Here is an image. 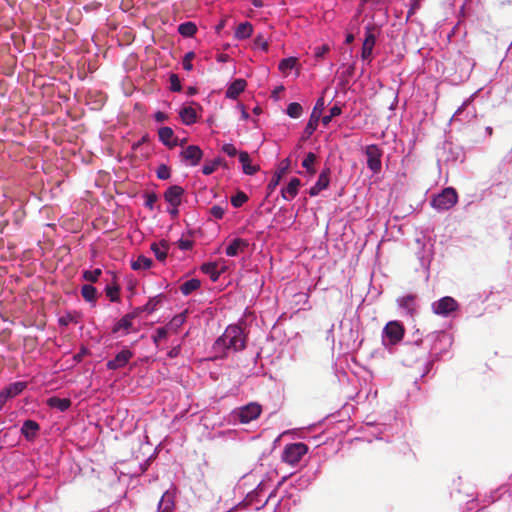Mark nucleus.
I'll return each instance as SVG.
<instances>
[{"mask_svg":"<svg viewBox=\"0 0 512 512\" xmlns=\"http://www.w3.org/2000/svg\"><path fill=\"white\" fill-rule=\"evenodd\" d=\"M246 347V336L244 331L238 325H229L222 336H220L213 345V350L218 357L226 356L227 350L235 352L241 351Z\"/></svg>","mask_w":512,"mask_h":512,"instance_id":"f257e3e1","label":"nucleus"},{"mask_svg":"<svg viewBox=\"0 0 512 512\" xmlns=\"http://www.w3.org/2000/svg\"><path fill=\"white\" fill-rule=\"evenodd\" d=\"M307 452L308 446L302 442L288 444L284 447L282 460L291 466H295Z\"/></svg>","mask_w":512,"mask_h":512,"instance_id":"f03ea898","label":"nucleus"},{"mask_svg":"<svg viewBox=\"0 0 512 512\" xmlns=\"http://www.w3.org/2000/svg\"><path fill=\"white\" fill-rule=\"evenodd\" d=\"M458 201V195L454 188L447 187L441 193L433 197L431 205L437 210H449Z\"/></svg>","mask_w":512,"mask_h":512,"instance_id":"7ed1b4c3","label":"nucleus"},{"mask_svg":"<svg viewBox=\"0 0 512 512\" xmlns=\"http://www.w3.org/2000/svg\"><path fill=\"white\" fill-rule=\"evenodd\" d=\"M405 329L398 321L388 322L383 329V343L384 345H396L404 337Z\"/></svg>","mask_w":512,"mask_h":512,"instance_id":"20e7f679","label":"nucleus"},{"mask_svg":"<svg viewBox=\"0 0 512 512\" xmlns=\"http://www.w3.org/2000/svg\"><path fill=\"white\" fill-rule=\"evenodd\" d=\"M325 108V102H324V98L323 97H320L317 101H316V104L313 108V111L310 115V119L303 131V135L301 137V139L303 141L309 139L311 137V135L315 132V130L317 129V126H318V123H319V120H320V117H321V114L323 112Z\"/></svg>","mask_w":512,"mask_h":512,"instance_id":"39448f33","label":"nucleus"},{"mask_svg":"<svg viewBox=\"0 0 512 512\" xmlns=\"http://www.w3.org/2000/svg\"><path fill=\"white\" fill-rule=\"evenodd\" d=\"M262 413V407L256 402H251L237 409L236 415L238 420L243 423H249L257 419Z\"/></svg>","mask_w":512,"mask_h":512,"instance_id":"423d86ee","label":"nucleus"},{"mask_svg":"<svg viewBox=\"0 0 512 512\" xmlns=\"http://www.w3.org/2000/svg\"><path fill=\"white\" fill-rule=\"evenodd\" d=\"M365 155L367 157V166L375 174L381 171V157L383 151L375 144L366 146Z\"/></svg>","mask_w":512,"mask_h":512,"instance_id":"0eeeda50","label":"nucleus"},{"mask_svg":"<svg viewBox=\"0 0 512 512\" xmlns=\"http://www.w3.org/2000/svg\"><path fill=\"white\" fill-rule=\"evenodd\" d=\"M458 307L457 301L450 296H445L432 304L433 312L441 316H448L451 312L457 310Z\"/></svg>","mask_w":512,"mask_h":512,"instance_id":"6e6552de","label":"nucleus"},{"mask_svg":"<svg viewBox=\"0 0 512 512\" xmlns=\"http://www.w3.org/2000/svg\"><path fill=\"white\" fill-rule=\"evenodd\" d=\"M374 26L368 25L365 27V39L363 41L361 57L363 60L371 61L373 48L376 43V36L374 34Z\"/></svg>","mask_w":512,"mask_h":512,"instance_id":"1a4fd4ad","label":"nucleus"},{"mask_svg":"<svg viewBox=\"0 0 512 512\" xmlns=\"http://www.w3.org/2000/svg\"><path fill=\"white\" fill-rule=\"evenodd\" d=\"M203 156V151L197 145H190L183 149L180 153L182 160L190 166L199 164Z\"/></svg>","mask_w":512,"mask_h":512,"instance_id":"9d476101","label":"nucleus"},{"mask_svg":"<svg viewBox=\"0 0 512 512\" xmlns=\"http://www.w3.org/2000/svg\"><path fill=\"white\" fill-rule=\"evenodd\" d=\"M133 352L128 349V348H125L123 350H121L115 357L114 359L112 360H109L106 364V367L107 369L109 370H117V369H121L123 368L124 366H126L128 364V362L130 361V359L133 357Z\"/></svg>","mask_w":512,"mask_h":512,"instance_id":"9b49d317","label":"nucleus"},{"mask_svg":"<svg viewBox=\"0 0 512 512\" xmlns=\"http://www.w3.org/2000/svg\"><path fill=\"white\" fill-rule=\"evenodd\" d=\"M184 189L179 185L170 186L164 193V199L172 206L179 207L182 201Z\"/></svg>","mask_w":512,"mask_h":512,"instance_id":"f8f14e48","label":"nucleus"},{"mask_svg":"<svg viewBox=\"0 0 512 512\" xmlns=\"http://www.w3.org/2000/svg\"><path fill=\"white\" fill-rule=\"evenodd\" d=\"M329 174H330V169L329 168H326L324 169L319 177H318V180L316 181L315 185L312 186L309 190V195L310 196H316L318 195L322 190L326 189L329 185Z\"/></svg>","mask_w":512,"mask_h":512,"instance_id":"ddd939ff","label":"nucleus"},{"mask_svg":"<svg viewBox=\"0 0 512 512\" xmlns=\"http://www.w3.org/2000/svg\"><path fill=\"white\" fill-rule=\"evenodd\" d=\"M138 314L133 311L124 315L113 327L112 332L117 333L119 331H123L124 334H128L129 330L132 328V320L137 317Z\"/></svg>","mask_w":512,"mask_h":512,"instance_id":"4468645a","label":"nucleus"},{"mask_svg":"<svg viewBox=\"0 0 512 512\" xmlns=\"http://www.w3.org/2000/svg\"><path fill=\"white\" fill-rule=\"evenodd\" d=\"M249 246L247 240L242 238H234L231 243L227 246L225 253L227 256L234 257L240 252H243L245 248Z\"/></svg>","mask_w":512,"mask_h":512,"instance_id":"2eb2a0df","label":"nucleus"},{"mask_svg":"<svg viewBox=\"0 0 512 512\" xmlns=\"http://www.w3.org/2000/svg\"><path fill=\"white\" fill-rule=\"evenodd\" d=\"M159 140L167 147L173 148L177 146V138H174V132L170 127H161L158 131Z\"/></svg>","mask_w":512,"mask_h":512,"instance_id":"dca6fc26","label":"nucleus"},{"mask_svg":"<svg viewBox=\"0 0 512 512\" xmlns=\"http://www.w3.org/2000/svg\"><path fill=\"white\" fill-rule=\"evenodd\" d=\"M239 161L242 164V170L246 175H254L260 170L258 165H251L250 156L246 151L239 152Z\"/></svg>","mask_w":512,"mask_h":512,"instance_id":"f3484780","label":"nucleus"},{"mask_svg":"<svg viewBox=\"0 0 512 512\" xmlns=\"http://www.w3.org/2000/svg\"><path fill=\"white\" fill-rule=\"evenodd\" d=\"M245 87L246 81L244 79L234 80L226 90V97L236 99L244 91Z\"/></svg>","mask_w":512,"mask_h":512,"instance_id":"a211bd4d","label":"nucleus"},{"mask_svg":"<svg viewBox=\"0 0 512 512\" xmlns=\"http://www.w3.org/2000/svg\"><path fill=\"white\" fill-rule=\"evenodd\" d=\"M179 116L185 125H192L196 123L198 118L196 109L192 106L182 107L179 111Z\"/></svg>","mask_w":512,"mask_h":512,"instance_id":"6ab92c4d","label":"nucleus"},{"mask_svg":"<svg viewBox=\"0 0 512 512\" xmlns=\"http://www.w3.org/2000/svg\"><path fill=\"white\" fill-rule=\"evenodd\" d=\"M301 182L298 178H292L285 189H282V197L286 200H292L298 193Z\"/></svg>","mask_w":512,"mask_h":512,"instance_id":"aec40b11","label":"nucleus"},{"mask_svg":"<svg viewBox=\"0 0 512 512\" xmlns=\"http://www.w3.org/2000/svg\"><path fill=\"white\" fill-rule=\"evenodd\" d=\"M39 424L33 420H26L21 428L22 434L26 437V439H33L37 432L39 431Z\"/></svg>","mask_w":512,"mask_h":512,"instance_id":"412c9836","label":"nucleus"},{"mask_svg":"<svg viewBox=\"0 0 512 512\" xmlns=\"http://www.w3.org/2000/svg\"><path fill=\"white\" fill-rule=\"evenodd\" d=\"M168 243L165 240L160 241V243H152L151 250L154 252L155 257L159 261H164L168 254Z\"/></svg>","mask_w":512,"mask_h":512,"instance_id":"4be33fe9","label":"nucleus"},{"mask_svg":"<svg viewBox=\"0 0 512 512\" xmlns=\"http://www.w3.org/2000/svg\"><path fill=\"white\" fill-rule=\"evenodd\" d=\"M26 387L25 382H15L10 384L5 391H2V398H12L18 394H20L24 388Z\"/></svg>","mask_w":512,"mask_h":512,"instance_id":"5701e85b","label":"nucleus"},{"mask_svg":"<svg viewBox=\"0 0 512 512\" xmlns=\"http://www.w3.org/2000/svg\"><path fill=\"white\" fill-rule=\"evenodd\" d=\"M48 405L64 412L71 406V400L68 398L51 397L48 399Z\"/></svg>","mask_w":512,"mask_h":512,"instance_id":"b1692460","label":"nucleus"},{"mask_svg":"<svg viewBox=\"0 0 512 512\" xmlns=\"http://www.w3.org/2000/svg\"><path fill=\"white\" fill-rule=\"evenodd\" d=\"M253 27L249 22L240 23L235 31V37L237 39H246L252 35Z\"/></svg>","mask_w":512,"mask_h":512,"instance_id":"393cba45","label":"nucleus"},{"mask_svg":"<svg viewBox=\"0 0 512 512\" xmlns=\"http://www.w3.org/2000/svg\"><path fill=\"white\" fill-rule=\"evenodd\" d=\"M216 262L204 263L201 265V271L210 276L212 281H217L220 276V271L217 270Z\"/></svg>","mask_w":512,"mask_h":512,"instance_id":"a878e982","label":"nucleus"},{"mask_svg":"<svg viewBox=\"0 0 512 512\" xmlns=\"http://www.w3.org/2000/svg\"><path fill=\"white\" fill-rule=\"evenodd\" d=\"M178 32L183 37H193L197 32V26L194 22L187 21L178 26Z\"/></svg>","mask_w":512,"mask_h":512,"instance_id":"bb28decb","label":"nucleus"},{"mask_svg":"<svg viewBox=\"0 0 512 512\" xmlns=\"http://www.w3.org/2000/svg\"><path fill=\"white\" fill-rule=\"evenodd\" d=\"M401 308L407 313L412 314L415 310L416 297L414 295H406L398 300Z\"/></svg>","mask_w":512,"mask_h":512,"instance_id":"cd10ccee","label":"nucleus"},{"mask_svg":"<svg viewBox=\"0 0 512 512\" xmlns=\"http://www.w3.org/2000/svg\"><path fill=\"white\" fill-rule=\"evenodd\" d=\"M174 508V503L172 500V496L166 492L162 496L159 506H158V512H172Z\"/></svg>","mask_w":512,"mask_h":512,"instance_id":"c85d7f7f","label":"nucleus"},{"mask_svg":"<svg viewBox=\"0 0 512 512\" xmlns=\"http://www.w3.org/2000/svg\"><path fill=\"white\" fill-rule=\"evenodd\" d=\"M201 285V282L200 280L198 279H190L186 282H184L181 286H180V291L183 295L187 296L189 294H191L192 292H194L195 290H197Z\"/></svg>","mask_w":512,"mask_h":512,"instance_id":"c756f323","label":"nucleus"},{"mask_svg":"<svg viewBox=\"0 0 512 512\" xmlns=\"http://www.w3.org/2000/svg\"><path fill=\"white\" fill-rule=\"evenodd\" d=\"M152 266V260L144 255L138 256L135 261L131 262V268L133 270H145Z\"/></svg>","mask_w":512,"mask_h":512,"instance_id":"7c9ffc66","label":"nucleus"},{"mask_svg":"<svg viewBox=\"0 0 512 512\" xmlns=\"http://www.w3.org/2000/svg\"><path fill=\"white\" fill-rule=\"evenodd\" d=\"M160 303V299L158 297L151 298L144 306L137 307L134 311L139 315L140 313L147 312L152 313L155 311L157 305Z\"/></svg>","mask_w":512,"mask_h":512,"instance_id":"2f4dec72","label":"nucleus"},{"mask_svg":"<svg viewBox=\"0 0 512 512\" xmlns=\"http://www.w3.org/2000/svg\"><path fill=\"white\" fill-rule=\"evenodd\" d=\"M82 297L89 302H93L97 297V290L94 286L86 284L81 288Z\"/></svg>","mask_w":512,"mask_h":512,"instance_id":"473e14b6","label":"nucleus"},{"mask_svg":"<svg viewBox=\"0 0 512 512\" xmlns=\"http://www.w3.org/2000/svg\"><path fill=\"white\" fill-rule=\"evenodd\" d=\"M316 161V155L313 152H309L305 159L302 162V166L307 170V172L311 175L315 174L314 164Z\"/></svg>","mask_w":512,"mask_h":512,"instance_id":"72a5a7b5","label":"nucleus"},{"mask_svg":"<svg viewBox=\"0 0 512 512\" xmlns=\"http://www.w3.org/2000/svg\"><path fill=\"white\" fill-rule=\"evenodd\" d=\"M220 163H221L220 158H217V159H214L211 161H206L202 167V173L204 175H211L212 173H214L216 171V169L218 168Z\"/></svg>","mask_w":512,"mask_h":512,"instance_id":"f704fd0d","label":"nucleus"},{"mask_svg":"<svg viewBox=\"0 0 512 512\" xmlns=\"http://www.w3.org/2000/svg\"><path fill=\"white\" fill-rule=\"evenodd\" d=\"M287 167L282 168L280 171L276 172L272 179L270 180L269 184L267 185V190L269 191V194L272 193L275 188L278 186L282 175L285 173Z\"/></svg>","mask_w":512,"mask_h":512,"instance_id":"c9c22d12","label":"nucleus"},{"mask_svg":"<svg viewBox=\"0 0 512 512\" xmlns=\"http://www.w3.org/2000/svg\"><path fill=\"white\" fill-rule=\"evenodd\" d=\"M297 62H298V60L295 57L284 58L279 63V70L282 72L291 70L296 66Z\"/></svg>","mask_w":512,"mask_h":512,"instance_id":"e433bc0d","label":"nucleus"},{"mask_svg":"<svg viewBox=\"0 0 512 512\" xmlns=\"http://www.w3.org/2000/svg\"><path fill=\"white\" fill-rule=\"evenodd\" d=\"M303 108L297 102H292L287 107V114L291 118H299L302 115Z\"/></svg>","mask_w":512,"mask_h":512,"instance_id":"4c0bfd02","label":"nucleus"},{"mask_svg":"<svg viewBox=\"0 0 512 512\" xmlns=\"http://www.w3.org/2000/svg\"><path fill=\"white\" fill-rule=\"evenodd\" d=\"M247 201L248 196L243 191H238L234 196L231 197V204L235 208L241 207Z\"/></svg>","mask_w":512,"mask_h":512,"instance_id":"58836bf2","label":"nucleus"},{"mask_svg":"<svg viewBox=\"0 0 512 512\" xmlns=\"http://www.w3.org/2000/svg\"><path fill=\"white\" fill-rule=\"evenodd\" d=\"M185 322V315L183 313L178 314L172 318V320L168 323L167 327L169 330L177 331L179 327H181Z\"/></svg>","mask_w":512,"mask_h":512,"instance_id":"ea45409f","label":"nucleus"},{"mask_svg":"<svg viewBox=\"0 0 512 512\" xmlns=\"http://www.w3.org/2000/svg\"><path fill=\"white\" fill-rule=\"evenodd\" d=\"M342 113V109L339 105L335 104L329 111V115H326L322 118V123L324 126H327L332 118L339 116Z\"/></svg>","mask_w":512,"mask_h":512,"instance_id":"a19ab883","label":"nucleus"},{"mask_svg":"<svg viewBox=\"0 0 512 512\" xmlns=\"http://www.w3.org/2000/svg\"><path fill=\"white\" fill-rule=\"evenodd\" d=\"M102 271L99 268H96L94 270H87L83 273V278L88 281L95 283L98 281L99 277L101 276Z\"/></svg>","mask_w":512,"mask_h":512,"instance_id":"79ce46f5","label":"nucleus"},{"mask_svg":"<svg viewBox=\"0 0 512 512\" xmlns=\"http://www.w3.org/2000/svg\"><path fill=\"white\" fill-rule=\"evenodd\" d=\"M157 177L161 180H167L171 176V170L166 164H160L156 170Z\"/></svg>","mask_w":512,"mask_h":512,"instance_id":"37998d69","label":"nucleus"},{"mask_svg":"<svg viewBox=\"0 0 512 512\" xmlns=\"http://www.w3.org/2000/svg\"><path fill=\"white\" fill-rule=\"evenodd\" d=\"M168 331L169 328L167 326L157 328L155 331V335L153 336L154 343L158 345L161 340L167 337Z\"/></svg>","mask_w":512,"mask_h":512,"instance_id":"c03bdc74","label":"nucleus"},{"mask_svg":"<svg viewBox=\"0 0 512 512\" xmlns=\"http://www.w3.org/2000/svg\"><path fill=\"white\" fill-rule=\"evenodd\" d=\"M195 58V53L190 51L187 52L182 60L183 69L186 71H191L193 69L192 60Z\"/></svg>","mask_w":512,"mask_h":512,"instance_id":"a18cd8bd","label":"nucleus"},{"mask_svg":"<svg viewBox=\"0 0 512 512\" xmlns=\"http://www.w3.org/2000/svg\"><path fill=\"white\" fill-rule=\"evenodd\" d=\"M119 287L118 286H107L105 289L107 297H109L110 301L117 302L119 301Z\"/></svg>","mask_w":512,"mask_h":512,"instance_id":"49530a36","label":"nucleus"},{"mask_svg":"<svg viewBox=\"0 0 512 512\" xmlns=\"http://www.w3.org/2000/svg\"><path fill=\"white\" fill-rule=\"evenodd\" d=\"M170 89L173 92H180L182 89L180 78L177 74L170 75Z\"/></svg>","mask_w":512,"mask_h":512,"instance_id":"de8ad7c7","label":"nucleus"},{"mask_svg":"<svg viewBox=\"0 0 512 512\" xmlns=\"http://www.w3.org/2000/svg\"><path fill=\"white\" fill-rule=\"evenodd\" d=\"M222 151L224 153H226L228 156L230 157H234L236 155L239 156V152L238 150L236 149V147L231 144V143H227V144H224L223 147H222Z\"/></svg>","mask_w":512,"mask_h":512,"instance_id":"09e8293b","label":"nucleus"},{"mask_svg":"<svg viewBox=\"0 0 512 512\" xmlns=\"http://www.w3.org/2000/svg\"><path fill=\"white\" fill-rule=\"evenodd\" d=\"M254 45L256 47L261 48L263 51H267L268 50V42H267V40L262 35H258L254 39Z\"/></svg>","mask_w":512,"mask_h":512,"instance_id":"8fccbe9b","label":"nucleus"},{"mask_svg":"<svg viewBox=\"0 0 512 512\" xmlns=\"http://www.w3.org/2000/svg\"><path fill=\"white\" fill-rule=\"evenodd\" d=\"M210 213L216 219H222L225 214V210L221 206L214 205L211 207Z\"/></svg>","mask_w":512,"mask_h":512,"instance_id":"3c124183","label":"nucleus"},{"mask_svg":"<svg viewBox=\"0 0 512 512\" xmlns=\"http://www.w3.org/2000/svg\"><path fill=\"white\" fill-rule=\"evenodd\" d=\"M330 50V47L326 44L317 46L314 49V54L316 58H322L326 53H328Z\"/></svg>","mask_w":512,"mask_h":512,"instance_id":"603ef678","label":"nucleus"},{"mask_svg":"<svg viewBox=\"0 0 512 512\" xmlns=\"http://www.w3.org/2000/svg\"><path fill=\"white\" fill-rule=\"evenodd\" d=\"M156 201H157V195L155 193H150L146 196L145 206L148 207L149 209H153Z\"/></svg>","mask_w":512,"mask_h":512,"instance_id":"864d4df0","label":"nucleus"},{"mask_svg":"<svg viewBox=\"0 0 512 512\" xmlns=\"http://www.w3.org/2000/svg\"><path fill=\"white\" fill-rule=\"evenodd\" d=\"M87 354H88V349L83 346V347H81L80 351L73 356V359L76 362H81L82 359L84 358V356H86Z\"/></svg>","mask_w":512,"mask_h":512,"instance_id":"5fc2aeb1","label":"nucleus"},{"mask_svg":"<svg viewBox=\"0 0 512 512\" xmlns=\"http://www.w3.org/2000/svg\"><path fill=\"white\" fill-rule=\"evenodd\" d=\"M154 119L157 121V122H164L168 119V116L166 113L162 112V111H157L154 115Z\"/></svg>","mask_w":512,"mask_h":512,"instance_id":"6e6d98bb","label":"nucleus"},{"mask_svg":"<svg viewBox=\"0 0 512 512\" xmlns=\"http://www.w3.org/2000/svg\"><path fill=\"white\" fill-rule=\"evenodd\" d=\"M180 351H181V347L180 345H177L175 347H173L169 352H168V356L170 358H175L177 357L179 354H180Z\"/></svg>","mask_w":512,"mask_h":512,"instance_id":"4d7b16f0","label":"nucleus"},{"mask_svg":"<svg viewBox=\"0 0 512 512\" xmlns=\"http://www.w3.org/2000/svg\"><path fill=\"white\" fill-rule=\"evenodd\" d=\"M355 37L352 33H348L345 38L346 44H351L354 41Z\"/></svg>","mask_w":512,"mask_h":512,"instance_id":"13d9d810","label":"nucleus"},{"mask_svg":"<svg viewBox=\"0 0 512 512\" xmlns=\"http://www.w3.org/2000/svg\"><path fill=\"white\" fill-rule=\"evenodd\" d=\"M192 244L190 241H181L180 248L182 249H189L191 248Z\"/></svg>","mask_w":512,"mask_h":512,"instance_id":"bf43d9fd","label":"nucleus"},{"mask_svg":"<svg viewBox=\"0 0 512 512\" xmlns=\"http://www.w3.org/2000/svg\"><path fill=\"white\" fill-rule=\"evenodd\" d=\"M197 92V89L195 87H188L187 94L188 95H194Z\"/></svg>","mask_w":512,"mask_h":512,"instance_id":"052dcab7","label":"nucleus"},{"mask_svg":"<svg viewBox=\"0 0 512 512\" xmlns=\"http://www.w3.org/2000/svg\"><path fill=\"white\" fill-rule=\"evenodd\" d=\"M179 211H178V207H172V209L170 210V214L173 216V217H176L178 215Z\"/></svg>","mask_w":512,"mask_h":512,"instance_id":"680f3d73","label":"nucleus"},{"mask_svg":"<svg viewBox=\"0 0 512 512\" xmlns=\"http://www.w3.org/2000/svg\"><path fill=\"white\" fill-rule=\"evenodd\" d=\"M255 7H261L263 5L262 0H252Z\"/></svg>","mask_w":512,"mask_h":512,"instance_id":"e2e57ef3","label":"nucleus"},{"mask_svg":"<svg viewBox=\"0 0 512 512\" xmlns=\"http://www.w3.org/2000/svg\"><path fill=\"white\" fill-rule=\"evenodd\" d=\"M465 105H466V103H464L460 108H458V110L455 112L454 116L460 115V113L463 111Z\"/></svg>","mask_w":512,"mask_h":512,"instance_id":"0e129e2a","label":"nucleus"},{"mask_svg":"<svg viewBox=\"0 0 512 512\" xmlns=\"http://www.w3.org/2000/svg\"><path fill=\"white\" fill-rule=\"evenodd\" d=\"M486 132H487V134H488L489 136H491V135L493 134V128H492V127H490V126H487V127H486Z\"/></svg>","mask_w":512,"mask_h":512,"instance_id":"69168bd1","label":"nucleus"},{"mask_svg":"<svg viewBox=\"0 0 512 512\" xmlns=\"http://www.w3.org/2000/svg\"><path fill=\"white\" fill-rule=\"evenodd\" d=\"M224 27V22H221L217 25L216 29L217 31L221 30Z\"/></svg>","mask_w":512,"mask_h":512,"instance_id":"338daca9","label":"nucleus"},{"mask_svg":"<svg viewBox=\"0 0 512 512\" xmlns=\"http://www.w3.org/2000/svg\"><path fill=\"white\" fill-rule=\"evenodd\" d=\"M59 321L63 325H67L68 324L67 319L61 318Z\"/></svg>","mask_w":512,"mask_h":512,"instance_id":"774afa93","label":"nucleus"}]
</instances>
